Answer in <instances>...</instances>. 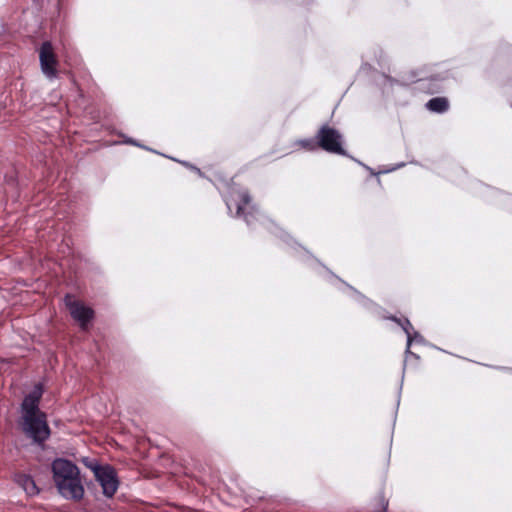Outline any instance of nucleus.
Wrapping results in <instances>:
<instances>
[{
  "instance_id": "nucleus-1",
  "label": "nucleus",
  "mask_w": 512,
  "mask_h": 512,
  "mask_svg": "<svg viewBox=\"0 0 512 512\" xmlns=\"http://www.w3.org/2000/svg\"><path fill=\"white\" fill-rule=\"evenodd\" d=\"M447 78L446 74H430L428 75L425 70L412 71L410 77L401 79H394L386 74L381 75L378 80L383 94L386 96L392 95L399 87L408 86L415 83L418 91L427 94H436L441 91L442 83Z\"/></svg>"
},
{
  "instance_id": "nucleus-2",
  "label": "nucleus",
  "mask_w": 512,
  "mask_h": 512,
  "mask_svg": "<svg viewBox=\"0 0 512 512\" xmlns=\"http://www.w3.org/2000/svg\"><path fill=\"white\" fill-rule=\"evenodd\" d=\"M41 396L42 388L37 385L22 403L23 430L38 443L45 441L50 435L45 414L38 409Z\"/></svg>"
},
{
  "instance_id": "nucleus-3",
  "label": "nucleus",
  "mask_w": 512,
  "mask_h": 512,
  "mask_svg": "<svg viewBox=\"0 0 512 512\" xmlns=\"http://www.w3.org/2000/svg\"><path fill=\"white\" fill-rule=\"evenodd\" d=\"M53 478L59 492L66 498L79 500L84 488L76 465L65 459H57L52 464Z\"/></svg>"
},
{
  "instance_id": "nucleus-4",
  "label": "nucleus",
  "mask_w": 512,
  "mask_h": 512,
  "mask_svg": "<svg viewBox=\"0 0 512 512\" xmlns=\"http://www.w3.org/2000/svg\"><path fill=\"white\" fill-rule=\"evenodd\" d=\"M85 464L94 472L97 481L102 486L103 494L107 497H112L117 491L119 484L115 470L108 465L100 466L95 462L85 461Z\"/></svg>"
},
{
  "instance_id": "nucleus-5",
  "label": "nucleus",
  "mask_w": 512,
  "mask_h": 512,
  "mask_svg": "<svg viewBox=\"0 0 512 512\" xmlns=\"http://www.w3.org/2000/svg\"><path fill=\"white\" fill-rule=\"evenodd\" d=\"M39 60L42 73L49 80L57 77L58 60L53 52L52 44L49 41L42 43L39 51Z\"/></svg>"
},
{
  "instance_id": "nucleus-6",
  "label": "nucleus",
  "mask_w": 512,
  "mask_h": 512,
  "mask_svg": "<svg viewBox=\"0 0 512 512\" xmlns=\"http://www.w3.org/2000/svg\"><path fill=\"white\" fill-rule=\"evenodd\" d=\"M65 304L68 307L71 316L80 323L84 329L86 324L93 318L94 312L90 307L76 301L71 295L65 297Z\"/></svg>"
},
{
  "instance_id": "nucleus-7",
  "label": "nucleus",
  "mask_w": 512,
  "mask_h": 512,
  "mask_svg": "<svg viewBox=\"0 0 512 512\" xmlns=\"http://www.w3.org/2000/svg\"><path fill=\"white\" fill-rule=\"evenodd\" d=\"M318 145L331 153L343 154L341 136L336 130H320L317 136Z\"/></svg>"
},
{
  "instance_id": "nucleus-8",
  "label": "nucleus",
  "mask_w": 512,
  "mask_h": 512,
  "mask_svg": "<svg viewBox=\"0 0 512 512\" xmlns=\"http://www.w3.org/2000/svg\"><path fill=\"white\" fill-rule=\"evenodd\" d=\"M425 107L430 112L442 114L448 111L449 101L446 97H434L425 104Z\"/></svg>"
},
{
  "instance_id": "nucleus-9",
  "label": "nucleus",
  "mask_w": 512,
  "mask_h": 512,
  "mask_svg": "<svg viewBox=\"0 0 512 512\" xmlns=\"http://www.w3.org/2000/svg\"><path fill=\"white\" fill-rule=\"evenodd\" d=\"M16 482L24 489L27 494L35 495L38 493L36 484L31 477L21 474L16 476Z\"/></svg>"
},
{
  "instance_id": "nucleus-10",
  "label": "nucleus",
  "mask_w": 512,
  "mask_h": 512,
  "mask_svg": "<svg viewBox=\"0 0 512 512\" xmlns=\"http://www.w3.org/2000/svg\"><path fill=\"white\" fill-rule=\"evenodd\" d=\"M240 197H241V200H242L244 205L249 204L250 197L247 194L243 193V194L240 195Z\"/></svg>"
},
{
  "instance_id": "nucleus-11",
  "label": "nucleus",
  "mask_w": 512,
  "mask_h": 512,
  "mask_svg": "<svg viewBox=\"0 0 512 512\" xmlns=\"http://www.w3.org/2000/svg\"><path fill=\"white\" fill-rule=\"evenodd\" d=\"M242 211H243V206L239 204V205L237 206V215L242 214Z\"/></svg>"
},
{
  "instance_id": "nucleus-12",
  "label": "nucleus",
  "mask_w": 512,
  "mask_h": 512,
  "mask_svg": "<svg viewBox=\"0 0 512 512\" xmlns=\"http://www.w3.org/2000/svg\"><path fill=\"white\" fill-rule=\"evenodd\" d=\"M320 128L325 129V128H329V126L327 124H323V125H321Z\"/></svg>"
}]
</instances>
